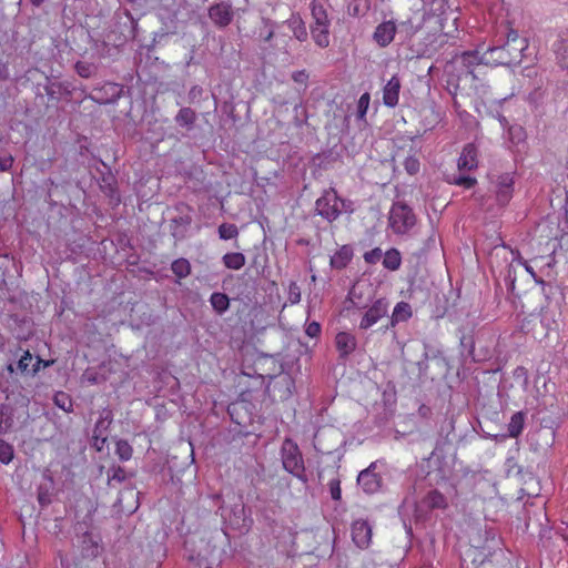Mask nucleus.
Masks as SVG:
<instances>
[{"label": "nucleus", "instance_id": "nucleus-1", "mask_svg": "<svg viewBox=\"0 0 568 568\" xmlns=\"http://www.w3.org/2000/svg\"><path fill=\"white\" fill-rule=\"evenodd\" d=\"M494 42L493 47L481 52L480 62L485 65H517L532 54L528 39L520 36L509 22L498 27Z\"/></svg>", "mask_w": 568, "mask_h": 568}, {"label": "nucleus", "instance_id": "nucleus-2", "mask_svg": "<svg viewBox=\"0 0 568 568\" xmlns=\"http://www.w3.org/2000/svg\"><path fill=\"white\" fill-rule=\"evenodd\" d=\"M398 38L400 45L407 51L406 60L432 58L445 44V36L435 31L428 32L410 20L399 23Z\"/></svg>", "mask_w": 568, "mask_h": 568}, {"label": "nucleus", "instance_id": "nucleus-3", "mask_svg": "<svg viewBox=\"0 0 568 568\" xmlns=\"http://www.w3.org/2000/svg\"><path fill=\"white\" fill-rule=\"evenodd\" d=\"M313 23L310 27L312 38L320 48L329 45L331 20L323 4L313 0L310 4Z\"/></svg>", "mask_w": 568, "mask_h": 568}, {"label": "nucleus", "instance_id": "nucleus-4", "mask_svg": "<svg viewBox=\"0 0 568 568\" xmlns=\"http://www.w3.org/2000/svg\"><path fill=\"white\" fill-rule=\"evenodd\" d=\"M282 464L286 471L297 477L305 479V466L302 453L298 445L291 438H285L281 447Z\"/></svg>", "mask_w": 568, "mask_h": 568}, {"label": "nucleus", "instance_id": "nucleus-5", "mask_svg": "<svg viewBox=\"0 0 568 568\" xmlns=\"http://www.w3.org/2000/svg\"><path fill=\"white\" fill-rule=\"evenodd\" d=\"M315 210L323 219L333 222L346 210V201L337 195L335 189L329 187L316 200Z\"/></svg>", "mask_w": 568, "mask_h": 568}, {"label": "nucleus", "instance_id": "nucleus-6", "mask_svg": "<svg viewBox=\"0 0 568 568\" xmlns=\"http://www.w3.org/2000/svg\"><path fill=\"white\" fill-rule=\"evenodd\" d=\"M416 222L412 209L404 203H394L389 214V224L395 233L404 234Z\"/></svg>", "mask_w": 568, "mask_h": 568}, {"label": "nucleus", "instance_id": "nucleus-7", "mask_svg": "<svg viewBox=\"0 0 568 568\" xmlns=\"http://www.w3.org/2000/svg\"><path fill=\"white\" fill-rule=\"evenodd\" d=\"M377 463L373 462L371 465L362 470L357 476V484L367 495L378 493L383 486V478L376 471Z\"/></svg>", "mask_w": 568, "mask_h": 568}, {"label": "nucleus", "instance_id": "nucleus-8", "mask_svg": "<svg viewBox=\"0 0 568 568\" xmlns=\"http://www.w3.org/2000/svg\"><path fill=\"white\" fill-rule=\"evenodd\" d=\"M491 182L495 184L496 201L501 206L507 205L513 197L514 176L510 173H504L497 175Z\"/></svg>", "mask_w": 568, "mask_h": 568}, {"label": "nucleus", "instance_id": "nucleus-9", "mask_svg": "<svg viewBox=\"0 0 568 568\" xmlns=\"http://www.w3.org/2000/svg\"><path fill=\"white\" fill-rule=\"evenodd\" d=\"M352 540L359 549H367L372 542V526L363 519L354 520L351 527Z\"/></svg>", "mask_w": 568, "mask_h": 568}, {"label": "nucleus", "instance_id": "nucleus-10", "mask_svg": "<svg viewBox=\"0 0 568 568\" xmlns=\"http://www.w3.org/2000/svg\"><path fill=\"white\" fill-rule=\"evenodd\" d=\"M234 17V11L229 2H219L209 8V18L219 28L227 27Z\"/></svg>", "mask_w": 568, "mask_h": 568}, {"label": "nucleus", "instance_id": "nucleus-11", "mask_svg": "<svg viewBox=\"0 0 568 568\" xmlns=\"http://www.w3.org/2000/svg\"><path fill=\"white\" fill-rule=\"evenodd\" d=\"M398 30L399 24L396 26L393 20L383 21L375 28L373 39L381 48H386L398 34Z\"/></svg>", "mask_w": 568, "mask_h": 568}, {"label": "nucleus", "instance_id": "nucleus-12", "mask_svg": "<svg viewBox=\"0 0 568 568\" xmlns=\"http://www.w3.org/2000/svg\"><path fill=\"white\" fill-rule=\"evenodd\" d=\"M388 312V303L384 298L375 301L363 316L359 327L367 329L375 325L381 318L386 316Z\"/></svg>", "mask_w": 568, "mask_h": 568}, {"label": "nucleus", "instance_id": "nucleus-13", "mask_svg": "<svg viewBox=\"0 0 568 568\" xmlns=\"http://www.w3.org/2000/svg\"><path fill=\"white\" fill-rule=\"evenodd\" d=\"M335 346L341 358H347L357 346L356 337L349 332H339L335 336Z\"/></svg>", "mask_w": 568, "mask_h": 568}, {"label": "nucleus", "instance_id": "nucleus-14", "mask_svg": "<svg viewBox=\"0 0 568 568\" xmlns=\"http://www.w3.org/2000/svg\"><path fill=\"white\" fill-rule=\"evenodd\" d=\"M400 88V79L393 75L383 89V102L386 106L394 108L398 104Z\"/></svg>", "mask_w": 568, "mask_h": 568}, {"label": "nucleus", "instance_id": "nucleus-15", "mask_svg": "<svg viewBox=\"0 0 568 568\" xmlns=\"http://www.w3.org/2000/svg\"><path fill=\"white\" fill-rule=\"evenodd\" d=\"M458 169L464 171H470L478 165L477 161V148L474 143H468L464 146L463 152L458 159Z\"/></svg>", "mask_w": 568, "mask_h": 568}, {"label": "nucleus", "instance_id": "nucleus-16", "mask_svg": "<svg viewBox=\"0 0 568 568\" xmlns=\"http://www.w3.org/2000/svg\"><path fill=\"white\" fill-rule=\"evenodd\" d=\"M192 223V216L190 214H181L171 220V234L176 241L185 239L187 227Z\"/></svg>", "mask_w": 568, "mask_h": 568}, {"label": "nucleus", "instance_id": "nucleus-17", "mask_svg": "<svg viewBox=\"0 0 568 568\" xmlns=\"http://www.w3.org/2000/svg\"><path fill=\"white\" fill-rule=\"evenodd\" d=\"M284 23L292 31L293 37L300 42H305L308 39V32L305 22L298 13H292V16Z\"/></svg>", "mask_w": 568, "mask_h": 568}, {"label": "nucleus", "instance_id": "nucleus-18", "mask_svg": "<svg viewBox=\"0 0 568 568\" xmlns=\"http://www.w3.org/2000/svg\"><path fill=\"white\" fill-rule=\"evenodd\" d=\"M526 262L518 260L507 265L504 282L505 284H516L517 281H525Z\"/></svg>", "mask_w": 568, "mask_h": 568}, {"label": "nucleus", "instance_id": "nucleus-19", "mask_svg": "<svg viewBox=\"0 0 568 568\" xmlns=\"http://www.w3.org/2000/svg\"><path fill=\"white\" fill-rule=\"evenodd\" d=\"M98 182L101 191L106 196L110 199H115L118 202L120 201L116 191V180L111 172L102 173Z\"/></svg>", "mask_w": 568, "mask_h": 568}, {"label": "nucleus", "instance_id": "nucleus-20", "mask_svg": "<svg viewBox=\"0 0 568 568\" xmlns=\"http://www.w3.org/2000/svg\"><path fill=\"white\" fill-rule=\"evenodd\" d=\"M196 119L197 116L195 111L189 106H184L176 113L174 121L178 125L190 131L194 128Z\"/></svg>", "mask_w": 568, "mask_h": 568}, {"label": "nucleus", "instance_id": "nucleus-21", "mask_svg": "<svg viewBox=\"0 0 568 568\" xmlns=\"http://www.w3.org/2000/svg\"><path fill=\"white\" fill-rule=\"evenodd\" d=\"M353 257V248L351 245H343L332 257L331 265L334 268L345 267Z\"/></svg>", "mask_w": 568, "mask_h": 568}, {"label": "nucleus", "instance_id": "nucleus-22", "mask_svg": "<svg viewBox=\"0 0 568 568\" xmlns=\"http://www.w3.org/2000/svg\"><path fill=\"white\" fill-rule=\"evenodd\" d=\"M423 504L429 509H445L447 499L439 490L433 489L423 498Z\"/></svg>", "mask_w": 568, "mask_h": 568}, {"label": "nucleus", "instance_id": "nucleus-23", "mask_svg": "<svg viewBox=\"0 0 568 568\" xmlns=\"http://www.w3.org/2000/svg\"><path fill=\"white\" fill-rule=\"evenodd\" d=\"M410 316H412L410 305L406 302H399L394 307V311H393V314L390 317V323L393 326H395L396 324H398L400 322L407 321L408 318H410Z\"/></svg>", "mask_w": 568, "mask_h": 568}, {"label": "nucleus", "instance_id": "nucleus-24", "mask_svg": "<svg viewBox=\"0 0 568 568\" xmlns=\"http://www.w3.org/2000/svg\"><path fill=\"white\" fill-rule=\"evenodd\" d=\"M525 427V413L517 412L515 413L510 422L508 424V436L511 438H517L521 435Z\"/></svg>", "mask_w": 568, "mask_h": 568}, {"label": "nucleus", "instance_id": "nucleus-25", "mask_svg": "<svg viewBox=\"0 0 568 568\" xmlns=\"http://www.w3.org/2000/svg\"><path fill=\"white\" fill-rule=\"evenodd\" d=\"M191 263L184 257H180L172 262L171 271L178 280H183L191 274Z\"/></svg>", "mask_w": 568, "mask_h": 568}, {"label": "nucleus", "instance_id": "nucleus-26", "mask_svg": "<svg viewBox=\"0 0 568 568\" xmlns=\"http://www.w3.org/2000/svg\"><path fill=\"white\" fill-rule=\"evenodd\" d=\"M364 290L366 291L365 294L369 298L372 296V294H373V292L371 291V286H356V285H353V286H351V290L348 292L349 301L354 304V306H356L358 308L366 306L361 301H357V298L359 300L361 296L364 294Z\"/></svg>", "mask_w": 568, "mask_h": 568}, {"label": "nucleus", "instance_id": "nucleus-27", "mask_svg": "<svg viewBox=\"0 0 568 568\" xmlns=\"http://www.w3.org/2000/svg\"><path fill=\"white\" fill-rule=\"evenodd\" d=\"M402 257L396 248H390L383 255L384 267L395 271L400 266Z\"/></svg>", "mask_w": 568, "mask_h": 568}, {"label": "nucleus", "instance_id": "nucleus-28", "mask_svg": "<svg viewBox=\"0 0 568 568\" xmlns=\"http://www.w3.org/2000/svg\"><path fill=\"white\" fill-rule=\"evenodd\" d=\"M210 302L213 306V308L219 313L222 314L229 308L230 305V298L226 294L223 293H213L211 295Z\"/></svg>", "mask_w": 568, "mask_h": 568}, {"label": "nucleus", "instance_id": "nucleus-29", "mask_svg": "<svg viewBox=\"0 0 568 568\" xmlns=\"http://www.w3.org/2000/svg\"><path fill=\"white\" fill-rule=\"evenodd\" d=\"M115 454L122 462H128L133 455V448L128 440L119 439L115 443Z\"/></svg>", "mask_w": 568, "mask_h": 568}, {"label": "nucleus", "instance_id": "nucleus-30", "mask_svg": "<svg viewBox=\"0 0 568 568\" xmlns=\"http://www.w3.org/2000/svg\"><path fill=\"white\" fill-rule=\"evenodd\" d=\"M481 49L483 48H478L476 49L475 51H466V52H463L462 55H460V62L464 67L466 68H469L474 64H483L480 62V55H481Z\"/></svg>", "mask_w": 568, "mask_h": 568}, {"label": "nucleus", "instance_id": "nucleus-31", "mask_svg": "<svg viewBox=\"0 0 568 568\" xmlns=\"http://www.w3.org/2000/svg\"><path fill=\"white\" fill-rule=\"evenodd\" d=\"M77 73L81 78L89 79L93 77L97 73L98 68L95 64L85 62V61H78L74 65Z\"/></svg>", "mask_w": 568, "mask_h": 568}, {"label": "nucleus", "instance_id": "nucleus-32", "mask_svg": "<svg viewBox=\"0 0 568 568\" xmlns=\"http://www.w3.org/2000/svg\"><path fill=\"white\" fill-rule=\"evenodd\" d=\"M224 263L229 268L239 270L241 268L245 263V257L242 253H229L225 254Z\"/></svg>", "mask_w": 568, "mask_h": 568}, {"label": "nucleus", "instance_id": "nucleus-33", "mask_svg": "<svg viewBox=\"0 0 568 568\" xmlns=\"http://www.w3.org/2000/svg\"><path fill=\"white\" fill-rule=\"evenodd\" d=\"M13 446L3 439H0V462L8 465L13 459Z\"/></svg>", "mask_w": 568, "mask_h": 568}, {"label": "nucleus", "instance_id": "nucleus-34", "mask_svg": "<svg viewBox=\"0 0 568 568\" xmlns=\"http://www.w3.org/2000/svg\"><path fill=\"white\" fill-rule=\"evenodd\" d=\"M219 235L222 240L235 239L239 235V229L235 224L223 223L219 226Z\"/></svg>", "mask_w": 568, "mask_h": 568}, {"label": "nucleus", "instance_id": "nucleus-35", "mask_svg": "<svg viewBox=\"0 0 568 568\" xmlns=\"http://www.w3.org/2000/svg\"><path fill=\"white\" fill-rule=\"evenodd\" d=\"M244 408H245L244 402L232 403L229 405L227 412H229L232 420H234L239 425L245 424V420L243 418L239 417L240 412Z\"/></svg>", "mask_w": 568, "mask_h": 568}, {"label": "nucleus", "instance_id": "nucleus-36", "mask_svg": "<svg viewBox=\"0 0 568 568\" xmlns=\"http://www.w3.org/2000/svg\"><path fill=\"white\" fill-rule=\"evenodd\" d=\"M32 359H33V357H32V354L30 353V351H26L23 353V355L21 356V358L19 359L18 365H17V368L19 369V372L22 374H31L30 365H31Z\"/></svg>", "mask_w": 568, "mask_h": 568}, {"label": "nucleus", "instance_id": "nucleus-37", "mask_svg": "<svg viewBox=\"0 0 568 568\" xmlns=\"http://www.w3.org/2000/svg\"><path fill=\"white\" fill-rule=\"evenodd\" d=\"M44 91L49 99L59 101L62 93V84L58 82H50L44 87Z\"/></svg>", "mask_w": 568, "mask_h": 568}, {"label": "nucleus", "instance_id": "nucleus-38", "mask_svg": "<svg viewBox=\"0 0 568 568\" xmlns=\"http://www.w3.org/2000/svg\"><path fill=\"white\" fill-rule=\"evenodd\" d=\"M54 404L63 409L64 412H71L72 410V402L70 397L64 393H58L54 396Z\"/></svg>", "mask_w": 568, "mask_h": 568}, {"label": "nucleus", "instance_id": "nucleus-39", "mask_svg": "<svg viewBox=\"0 0 568 568\" xmlns=\"http://www.w3.org/2000/svg\"><path fill=\"white\" fill-rule=\"evenodd\" d=\"M369 105V94L364 93L361 95L357 103V119L364 120Z\"/></svg>", "mask_w": 568, "mask_h": 568}, {"label": "nucleus", "instance_id": "nucleus-40", "mask_svg": "<svg viewBox=\"0 0 568 568\" xmlns=\"http://www.w3.org/2000/svg\"><path fill=\"white\" fill-rule=\"evenodd\" d=\"M328 488L332 499L339 501L342 499L341 480L338 478L331 479Z\"/></svg>", "mask_w": 568, "mask_h": 568}, {"label": "nucleus", "instance_id": "nucleus-41", "mask_svg": "<svg viewBox=\"0 0 568 568\" xmlns=\"http://www.w3.org/2000/svg\"><path fill=\"white\" fill-rule=\"evenodd\" d=\"M405 170L408 174L414 175L419 171V161L415 156H407L404 161Z\"/></svg>", "mask_w": 568, "mask_h": 568}, {"label": "nucleus", "instance_id": "nucleus-42", "mask_svg": "<svg viewBox=\"0 0 568 568\" xmlns=\"http://www.w3.org/2000/svg\"><path fill=\"white\" fill-rule=\"evenodd\" d=\"M559 61L561 67L568 71V38L562 40L559 48Z\"/></svg>", "mask_w": 568, "mask_h": 568}, {"label": "nucleus", "instance_id": "nucleus-43", "mask_svg": "<svg viewBox=\"0 0 568 568\" xmlns=\"http://www.w3.org/2000/svg\"><path fill=\"white\" fill-rule=\"evenodd\" d=\"M383 251L379 247H375L374 250L364 254V260L369 264H375L376 262L381 261V258H383Z\"/></svg>", "mask_w": 568, "mask_h": 568}, {"label": "nucleus", "instance_id": "nucleus-44", "mask_svg": "<svg viewBox=\"0 0 568 568\" xmlns=\"http://www.w3.org/2000/svg\"><path fill=\"white\" fill-rule=\"evenodd\" d=\"M53 364V361H48V359H42L41 357H37L36 358V362L34 364H32V367H31V374L32 375H36L37 373L40 372V369L43 367H49Z\"/></svg>", "mask_w": 568, "mask_h": 568}, {"label": "nucleus", "instance_id": "nucleus-45", "mask_svg": "<svg viewBox=\"0 0 568 568\" xmlns=\"http://www.w3.org/2000/svg\"><path fill=\"white\" fill-rule=\"evenodd\" d=\"M321 331H322L321 329V325L317 322L308 323L306 328H305L306 335L312 337V338L320 336Z\"/></svg>", "mask_w": 568, "mask_h": 568}, {"label": "nucleus", "instance_id": "nucleus-46", "mask_svg": "<svg viewBox=\"0 0 568 568\" xmlns=\"http://www.w3.org/2000/svg\"><path fill=\"white\" fill-rule=\"evenodd\" d=\"M455 183L457 185H462L466 189H470V187L475 186V184L477 183V180L471 176H459L458 179L455 180Z\"/></svg>", "mask_w": 568, "mask_h": 568}, {"label": "nucleus", "instance_id": "nucleus-47", "mask_svg": "<svg viewBox=\"0 0 568 568\" xmlns=\"http://www.w3.org/2000/svg\"><path fill=\"white\" fill-rule=\"evenodd\" d=\"M111 422H112L111 410H104L101 419L97 422L95 428L99 429L101 427H108Z\"/></svg>", "mask_w": 568, "mask_h": 568}, {"label": "nucleus", "instance_id": "nucleus-48", "mask_svg": "<svg viewBox=\"0 0 568 568\" xmlns=\"http://www.w3.org/2000/svg\"><path fill=\"white\" fill-rule=\"evenodd\" d=\"M288 300L292 304L300 302V300H301L300 286H290Z\"/></svg>", "mask_w": 568, "mask_h": 568}, {"label": "nucleus", "instance_id": "nucleus-49", "mask_svg": "<svg viewBox=\"0 0 568 568\" xmlns=\"http://www.w3.org/2000/svg\"><path fill=\"white\" fill-rule=\"evenodd\" d=\"M292 79L297 83H305L308 79V74L305 70L295 71L292 73Z\"/></svg>", "mask_w": 568, "mask_h": 568}, {"label": "nucleus", "instance_id": "nucleus-50", "mask_svg": "<svg viewBox=\"0 0 568 568\" xmlns=\"http://www.w3.org/2000/svg\"><path fill=\"white\" fill-rule=\"evenodd\" d=\"M13 158L11 155L0 158V171L6 172L9 171L12 166Z\"/></svg>", "mask_w": 568, "mask_h": 568}, {"label": "nucleus", "instance_id": "nucleus-51", "mask_svg": "<svg viewBox=\"0 0 568 568\" xmlns=\"http://www.w3.org/2000/svg\"><path fill=\"white\" fill-rule=\"evenodd\" d=\"M526 268L527 270L525 271V276L527 274H530L531 278L536 282V284H546V282L542 278H540V277H538L536 275V273L534 272L532 267L529 266L527 263H526Z\"/></svg>", "mask_w": 568, "mask_h": 568}, {"label": "nucleus", "instance_id": "nucleus-52", "mask_svg": "<svg viewBox=\"0 0 568 568\" xmlns=\"http://www.w3.org/2000/svg\"><path fill=\"white\" fill-rule=\"evenodd\" d=\"M83 381L93 385V384H97L98 383V376L95 373L93 372H84L83 376H82Z\"/></svg>", "mask_w": 568, "mask_h": 568}, {"label": "nucleus", "instance_id": "nucleus-53", "mask_svg": "<svg viewBox=\"0 0 568 568\" xmlns=\"http://www.w3.org/2000/svg\"><path fill=\"white\" fill-rule=\"evenodd\" d=\"M111 478L122 481L125 478V473L121 467H118L116 469L113 470Z\"/></svg>", "mask_w": 568, "mask_h": 568}, {"label": "nucleus", "instance_id": "nucleus-54", "mask_svg": "<svg viewBox=\"0 0 568 568\" xmlns=\"http://www.w3.org/2000/svg\"><path fill=\"white\" fill-rule=\"evenodd\" d=\"M0 78L1 79L8 78V70H7L6 65H0Z\"/></svg>", "mask_w": 568, "mask_h": 568}, {"label": "nucleus", "instance_id": "nucleus-55", "mask_svg": "<svg viewBox=\"0 0 568 568\" xmlns=\"http://www.w3.org/2000/svg\"><path fill=\"white\" fill-rule=\"evenodd\" d=\"M196 92H201V89H200V88H197V87H193V88L190 90L189 95H190L191 98H194V97H195V94H196Z\"/></svg>", "mask_w": 568, "mask_h": 568}, {"label": "nucleus", "instance_id": "nucleus-56", "mask_svg": "<svg viewBox=\"0 0 568 568\" xmlns=\"http://www.w3.org/2000/svg\"><path fill=\"white\" fill-rule=\"evenodd\" d=\"M273 37H274V31H273V30H271V31H270V32H268V33L263 38V40H264L265 42H270V41L273 39Z\"/></svg>", "mask_w": 568, "mask_h": 568}, {"label": "nucleus", "instance_id": "nucleus-57", "mask_svg": "<svg viewBox=\"0 0 568 568\" xmlns=\"http://www.w3.org/2000/svg\"><path fill=\"white\" fill-rule=\"evenodd\" d=\"M44 0H30V2L34 6H40Z\"/></svg>", "mask_w": 568, "mask_h": 568}, {"label": "nucleus", "instance_id": "nucleus-58", "mask_svg": "<svg viewBox=\"0 0 568 568\" xmlns=\"http://www.w3.org/2000/svg\"><path fill=\"white\" fill-rule=\"evenodd\" d=\"M8 371L12 373V372H13V366H12V365H9V366H8Z\"/></svg>", "mask_w": 568, "mask_h": 568}, {"label": "nucleus", "instance_id": "nucleus-59", "mask_svg": "<svg viewBox=\"0 0 568 568\" xmlns=\"http://www.w3.org/2000/svg\"><path fill=\"white\" fill-rule=\"evenodd\" d=\"M429 73L434 72V67H430L428 70Z\"/></svg>", "mask_w": 568, "mask_h": 568}]
</instances>
